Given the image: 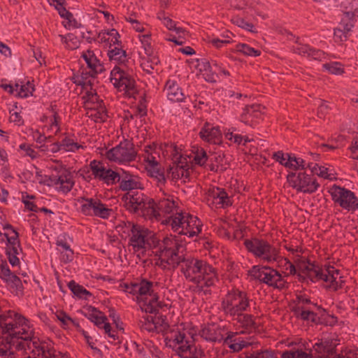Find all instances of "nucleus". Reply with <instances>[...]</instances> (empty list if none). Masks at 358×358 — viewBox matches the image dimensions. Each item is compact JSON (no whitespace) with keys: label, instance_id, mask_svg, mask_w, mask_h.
I'll return each instance as SVG.
<instances>
[{"label":"nucleus","instance_id":"obj_1","mask_svg":"<svg viewBox=\"0 0 358 358\" xmlns=\"http://www.w3.org/2000/svg\"><path fill=\"white\" fill-rule=\"evenodd\" d=\"M122 200L128 211L149 220L155 218L159 220L160 211L169 214L176 207L173 200L164 198L156 203L153 199H150L138 192L126 193L122 197Z\"/></svg>","mask_w":358,"mask_h":358},{"label":"nucleus","instance_id":"obj_2","mask_svg":"<svg viewBox=\"0 0 358 358\" xmlns=\"http://www.w3.org/2000/svg\"><path fill=\"white\" fill-rule=\"evenodd\" d=\"M181 272L186 279L192 282L204 281L206 287L214 286L218 280L215 269L206 261L190 258L187 259L181 266Z\"/></svg>","mask_w":358,"mask_h":358},{"label":"nucleus","instance_id":"obj_3","mask_svg":"<svg viewBox=\"0 0 358 358\" xmlns=\"http://www.w3.org/2000/svg\"><path fill=\"white\" fill-rule=\"evenodd\" d=\"M20 332L11 333L10 336L0 337V356L3 358H16L17 351H26L31 348V336H21Z\"/></svg>","mask_w":358,"mask_h":358},{"label":"nucleus","instance_id":"obj_4","mask_svg":"<svg viewBox=\"0 0 358 358\" xmlns=\"http://www.w3.org/2000/svg\"><path fill=\"white\" fill-rule=\"evenodd\" d=\"M132 286L137 288V294L140 296H137V302L140 304L141 310L146 313H156L154 302H157L159 295L153 289V282L143 278L138 285Z\"/></svg>","mask_w":358,"mask_h":358},{"label":"nucleus","instance_id":"obj_5","mask_svg":"<svg viewBox=\"0 0 358 358\" xmlns=\"http://www.w3.org/2000/svg\"><path fill=\"white\" fill-rule=\"evenodd\" d=\"M105 156L110 162L119 164L131 162L136 159L137 151L131 140L124 138L117 146L108 150Z\"/></svg>","mask_w":358,"mask_h":358},{"label":"nucleus","instance_id":"obj_6","mask_svg":"<svg viewBox=\"0 0 358 358\" xmlns=\"http://www.w3.org/2000/svg\"><path fill=\"white\" fill-rule=\"evenodd\" d=\"M244 245L247 250L256 257H262L268 262L276 261L278 250L266 241L258 238L246 239Z\"/></svg>","mask_w":358,"mask_h":358},{"label":"nucleus","instance_id":"obj_7","mask_svg":"<svg viewBox=\"0 0 358 358\" xmlns=\"http://www.w3.org/2000/svg\"><path fill=\"white\" fill-rule=\"evenodd\" d=\"M287 180L297 192L303 193L312 194L320 187L316 178L306 172H299L298 174L290 172L287 176Z\"/></svg>","mask_w":358,"mask_h":358},{"label":"nucleus","instance_id":"obj_8","mask_svg":"<svg viewBox=\"0 0 358 358\" xmlns=\"http://www.w3.org/2000/svg\"><path fill=\"white\" fill-rule=\"evenodd\" d=\"M110 80L113 82L115 88L124 90L130 96V92H136L135 90L136 81L128 73L115 66L110 72Z\"/></svg>","mask_w":358,"mask_h":358},{"label":"nucleus","instance_id":"obj_9","mask_svg":"<svg viewBox=\"0 0 358 358\" xmlns=\"http://www.w3.org/2000/svg\"><path fill=\"white\" fill-rule=\"evenodd\" d=\"M86 203L81 206V212L85 215H94L103 219H108L113 210L108 208L99 199L82 197Z\"/></svg>","mask_w":358,"mask_h":358},{"label":"nucleus","instance_id":"obj_10","mask_svg":"<svg viewBox=\"0 0 358 358\" xmlns=\"http://www.w3.org/2000/svg\"><path fill=\"white\" fill-rule=\"evenodd\" d=\"M128 227L131 236L129 239V244L132 245L134 250L138 252L142 249H146V243L148 242V234H150V231L143 227L134 224L128 223Z\"/></svg>","mask_w":358,"mask_h":358},{"label":"nucleus","instance_id":"obj_11","mask_svg":"<svg viewBox=\"0 0 358 358\" xmlns=\"http://www.w3.org/2000/svg\"><path fill=\"white\" fill-rule=\"evenodd\" d=\"M278 271L268 266L255 265L248 271V275L254 280H258L271 287L276 277L278 276Z\"/></svg>","mask_w":358,"mask_h":358},{"label":"nucleus","instance_id":"obj_12","mask_svg":"<svg viewBox=\"0 0 358 358\" xmlns=\"http://www.w3.org/2000/svg\"><path fill=\"white\" fill-rule=\"evenodd\" d=\"M13 236L8 238V241L6 247V255L8 257L9 263L13 266H18L20 264V259L17 257L19 254L18 250H22L20 234L17 231H15Z\"/></svg>","mask_w":358,"mask_h":358},{"label":"nucleus","instance_id":"obj_13","mask_svg":"<svg viewBox=\"0 0 358 358\" xmlns=\"http://www.w3.org/2000/svg\"><path fill=\"white\" fill-rule=\"evenodd\" d=\"M225 329L215 323H208L201 330L199 334L205 340L210 342L224 341Z\"/></svg>","mask_w":358,"mask_h":358},{"label":"nucleus","instance_id":"obj_14","mask_svg":"<svg viewBox=\"0 0 358 358\" xmlns=\"http://www.w3.org/2000/svg\"><path fill=\"white\" fill-rule=\"evenodd\" d=\"M176 352L180 358H203L205 357L204 351L201 348H198L194 341L187 340L182 345L178 346Z\"/></svg>","mask_w":358,"mask_h":358},{"label":"nucleus","instance_id":"obj_15","mask_svg":"<svg viewBox=\"0 0 358 358\" xmlns=\"http://www.w3.org/2000/svg\"><path fill=\"white\" fill-rule=\"evenodd\" d=\"M184 222L186 226H182V229L178 232V234H189V237H192L201 231L203 224L197 217L188 213L185 217Z\"/></svg>","mask_w":358,"mask_h":358},{"label":"nucleus","instance_id":"obj_16","mask_svg":"<svg viewBox=\"0 0 358 358\" xmlns=\"http://www.w3.org/2000/svg\"><path fill=\"white\" fill-rule=\"evenodd\" d=\"M200 138L208 143L220 144L222 142V133L219 127H210V124L206 122L199 132Z\"/></svg>","mask_w":358,"mask_h":358},{"label":"nucleus","instance_id":"obj_17","mask_svg":"<svg viewBox=\"0 0 358 358\" xmlns=\"http://www.w3.org/2000/svg\"><path fill=\"white\" fill-rule=\"evenodd\" d=\"M48 180L50 181L52 185L59 184L60 187L59 190L66 194L69 192L74 185L72 174L70 171L66 170L59 176H50Z\"/></svg>","mask_w":358,"mask_h":358},{"label":"nucleus","instance_id":"obj_18","mask_svg":"<svg viewBox=\"0 0 358 358\" xmlns=\"http://www.w3.org/2000/svg\"><path fill=\"white\" fill-rule=\"evenodd\" d=\"M329 192L334 202L338 203L339 206H341L342 202L346 199H348V200L355 199V194L353 192L337 185H334Z\"/></svg>","mask_w":358,"mask_h":358},{"label":"nucleus","instance_id":"obj_19","mask_svg":"<svg viewBox=\"0 0 358 358\" xmlns=\"http://www.w3.org/2000/svg\"><path fill=\"white\" fill-rule=\"evenodd\" d=\"M261 105L252 104L248 105L243 108V111L241 115L240 120L245 124H250L253 122V118H259L261 116L260 113Z\"/></svg>","mask_w":358,"mask_h":358},{"label":"nucleus","instance_id":"obj_20","mask_svg":"<svg viewBox=\"0 0 358 358\" xmlns=\"http://www.w3.org/2000/svg\"><path fill=\"white\" fill-rule=\"evenodd\" d=\"M229 297L234 299V302L238 301V303L234 304L235 311L236 315H238L240 312L246 310L249 306V300L247 297V294L245 292L239 290L234 291L232 293H229Z\"/></svg>","mask_w":358,"mask_h":358},{"label":"nucleus","instance_id":"obj_21","mask_svg":"<svg viewBox=\"0 0 358 358\" xmlns=\"http://www.w3.org/2000/svg\"><path fill=\"white\" fill-rule=\"evenodd\" d=\"M354 27L351 22H345L341 20L339 23V27L334 29V38L336 41L343 42L348 39V34Z\"/></svg>","mask_w":358,"mask_h":358},{"label":"nucleus","instance_id":"obj_22","mask_svg":"<svg viewBox=\"0 0 358 358\" xmlns=\"http://www.w3.org/2000/svg\"><path fill=\"white\" fill-rule=\"evenodd\" d=\"M210 196L213 197V202L219 205L220 208H224L232 205L227 193L223 189L217 188L210 193Z\"/></svg>","mask_w":358,"mask_h":358},{"label":"nucleus","instance_id":"obj_23","mask_svg":"<svg viewBox=\"0 0 358 358\" xmlns=\"http://www.w3.org/2000/svg\"><path fill=\"white\" fill-rule=\"evenodd\" d=\"M166 88L167 89V97L170 101L180 102L185 99L182 90L174 82L168 80L166 83Z\"/></svg>","mask_w":358,"mask_h":358},{"label":"nucleus","instance_id":"obj_24","mask_svg":"<svg viewBox=\"0 0 358 358\" xmlns=\"http://www.w3.org/2000/svg\"><path fill=\"white\" fill-rule=\"evenodd\" d=\"M306 275L313 282L318 280L327 282V277L324 275L323 268L315 262H313L312 265H310L308 272L306 273Z\"/></svg>","mask_w":358,"mask_h":358},{"label":"nucleus","instance_id":"obj_25","mask_svg":"<svg viewBox=\"0 0 358 358\" xmlns=\"http://www.w3.org/2000/svg\"><path fill=\"white\" fill-rule=\"evenodd\" d=\"M238 358H278L274 351L271 350L248 351L242 352Z\"/></svg>","mask_w":358,"mask_h":358},{"label":"nucleus","instance_id":"obj_26","mask_svg":"<svg viewBox=\"0 0 358 358\" xmlns=\"http://www.w3.org/2000/svg\"><path fill=\"white\" fill-rule=\"evenodd\" d=\"M68 287L75 296L80 299H87L92 294L84 288L82 285L77 284L74 280H71L68 283Z\"/></svg>","mask_w":358,"mask_h":358},{"label":"nucleus","instance_id":"obj_27","mask_svg":"<svg viewBox=\"0 0 358 358\" xmlns=\"http://www.w3.org/2000/svg\"><path fill=\"white\" fill-rule=\"evenodd\" d=\"M177 215L178 216H169L168 218L163 220L162 223L164 224H170L172 229L175 231H177L180 227L182 228V226L185 224V216L183 215V213H178Z\"/></svg>","mask_w":358,"mask_h":358},{"label":"nucleus","instance_id":"obj_28","mask_svg":"<svg viewBox=\"0 0 358 358\" xmlns=\"http://www.w3.org/2000/svg\"><path fill=\"white\" fill-rule=\"evenodd\" d=\"M155 321H156V320H155L153 316L144 315L139 320L138 326L142 331L145 330L148 332H154L157 331Z\"/></svg>","mask_w":358,"mask_h":358},{"label":"nucleus","instance_id":"obj_29","mask_svg":"<svg viewBox=\"0 0 358 358\" xmlns=\"http://www.w3.org/2000/svg\"><path fill=\"white\" fill-rule=\"evenodd\" d=\"M120 189L122 191H130L135 189H143V187L141 182L133 178L127 179V176H124L120 183Z\"/></svg>","mask_w":358,"mask_h":358},{"label":"nucleus","instance_id":"obj_30","mask_svg":"<svg viewBox=\"0 0 358 358\" xmlns=\"http://www.w3.org/2000/svg\"><path fill=\"white\" fill-rule=\"evenodd\" d=\"M90 168L94 178H98L100 180H102V179L104 178L103 176L106 175L108 170L102 166V163L101 162H98L96 160H93L90 162Z\"/></svg>","mask_w":358,"mask_h":358},{"label":"nucleus","instance_id":"obj_31","mask_svg":"<svg viewBox=\"0 0 358 358\" xmlns=\"http://www.w3.org/2000/svg\"><path fill=\"white\" fill-rule=\"evenodd\" d=\"M108 56L110 61L115 60L119 64H122L125 61L124 59L127 57V53L126 51L122 50L121 46H120L108 50Z\"/></svg>","mask_w":358,"mask_h":358},{"label":"nucleus","instance_id":"obj_32","mask_svg":"<svg viewBox=\"0 0 358 358\" xmlns=\"http://www.w3.org/2000/svg\"><path fill=\"white\" fill-rule=\"evenodd\" d=\"M182 245L179 243L176 236H174V238H164L162 243L160 245L162 249L169 250H173L175 248L180 249Z\"/></svg>","mask_w":358,"mask_h":358},{"label":"nucleus","instance_id":"obj_33","mask_svg":"<svg viewBox=\"0 0 358 358\" xmlns=\"http://www.w3.org/2000/svg\"><path fill=\"white\" fill-rule=\"evenodd\" d=\"M145 169L150 177L156 178L158 182H160L163 185L166 183L164 173L158 166L146 167Z\"/></svg>","mask_w":358,"mask_h":358},{"label":"nucleus","instance_id":"obj_34","mask_svg":"<svg viewBox=\"0 0 358 358\" xmlns=\"http://www.w3.org/2000/svg\"><path fill=\"white\" fill-rule=\"evenodd\" d=\"M320 314V323L325 326H334L338 322V318L334 315L328 313L326 309H322V313Z\"/></svg>","mask_w":358,"mask_h":358},{"label":"nucleus","instance_id":"obj_35","mask_svg":"<svg viewBox=\"0 0 358 358\" xmlns=\"http://www.w3.org/2000/svg\"><path fill=\"white\" fill-rule=\"evenodd\" d=\"M20 86L18 83L15 84V87L17 88ZM34 90V86L31 85L30 82L28 80L26 84L24 81H20V91L18 92V96L22 98H24L28 96L29 93L32 94L33 91Z\"/></svg>","mask_w":358,"mask_h":358},{"label":"nucleus","instance_id":"obj_36","mask_svg":"<svg viewBox=\"0 0 358 358\" xmlns=\"http://www.w3.org/2000/svg\"><path fill=\"white\" fill-rule=\"evenodd\" d=\"M236 50L248 56L257 57L261 55V51L250 47L245 43H238L236 45Z\"/></svg>","mask_w":358,"mask_h":358},{"label":"nucleus","instance_id":"obj_37","mask_svg":"<svg viewBox=\"0 0 358 358\" xmlns=\"http://www.w3.org/2000/svg\"><path fill=\"white\" fill-rule=\"evenodd\" d=\"M85 61L87 67L91 70L96 66V64L99 63V60L95 56L94 51L88 50L87 52H83L81 56Z\"/></svg>","mask_w":358,"mask_h":358},{"label":"nucleus","instance_id":"obj_38","mask_svg":"<svg viewBox=\"0 0 358 358\" xmlns=\"http://www.w3.org/2000/svg\"><path fill=\"white\" fill-rule=\"evenodd\" d=\"M231 22L239 27L245 29L252 33H257V31L254 28L253 24L246 22L243 18L238 16L234 17L231 19Z\"/></svg>","mask_w":358,"mask_h":358},{"label":"nucleus","instance_id":"obj_39","mask_svg":"<svg viewBox=\"0 0 358 358\" xmlns=\"http://www.w3.org/2000/svg\"><path fill=\"white\" fill-rule=\"evenodd\" d=\"M103 177H104V178H103L102 180L104 181V182L106 183L107 185H109V184L114 185L117 182L120 183V182H121L120 174L117 172L114 171L110 169H108L107 170V172H106V175H104Z\"/></svg>","mask_w":358,"mask_h":358},{"label":"nucleus","instance_id":"obj_40","mask_svg":"<svg viewBox=\"0 0 358 358\" xmlns=\"http://www.w3.org/2000/svg\"><path fill=\"white\" fill-rule=\"evenodd\" d=\"M323 68L334 75H342L344 73L343 65L339 62H331L323 64Z\"/></svg>","mask_w":358,"mask_h":358},{"label":"nucleus","instance_id":"obj_41","mask_svg":"<svg viewBox=\"0 0 358 358\" xmlns=\"http://www.w3.org/2000/svg\"><path fill=\"white\" fill-rule=\"evenodd\" d=\"M61 145L63 148L68 152H75L80 148H83V145H79L78 143L75 142L73 139L65 137L61 141Z\"/></svg>","mask_w":358,"mask_h":358},{"label":"nucleus","instance_id":"obj_42","mask_svg":"<svg viewBox=\"0 0 358 358\" xmlns=\"http://www.w3.org/2000/svg\"><path fill=\"white\" fill-rule=\"evenodd\" d=\"M179 249L175 248L174 252H171V258L169 259V266H171L173 269L176 268L180 263L185 264V262L187 261L183 257L178 255Z\"/></svg>","mask_w":358,"mask_h":358},{"label":"nucleus","instance_id":"obj_43","mask_svg":"<svg viewBox=\"0 0 358 358\" xmlns=\"http://www.w3.org/2000/svg\"><path fill=\"white\" fill-rule=\"evenodd\" d=\"M237 315L238 316V322H241L243 327L246 328H257V324L254 321L252 315L238 313Z\"/></svg>","mask_w":358,"mask_h":358},{"label":"nucleus","instance_id":"obj_44","mask_svg":"<svg viewBox=\"0 0 358 358\" xmlns=\"http://www.w3.org/2000/svg\"><path fill=\"white\" fill-rule=\"evenodd\" d=\"M234 299L232 297H229V294H228L226 299L223 300L222 302V308L223 310L226 313H229L231 315H236V312L234 308Z\"/></svg>","mask_w":358,"mask_h":358},{"label":"nucleus","instance_id":"obj_45","mask_svg":"<svg viewBox=\"0 0 358 358\" xmlns=\"http://www.w3.org/2000/svg\"><path fill=\"white\" fill-rule=\"evenodd\" d=\"M84 315L99 328H101V325L108 320L103 313H84Z\"/></svg>","mask_w":358,"mask_h":358},{"label":"nucleus","instance_id":"obj_46","mask_svg":"<svg viewBox=\"0 0 358 358\" xmlns=\"http://www.w3.org/2000/svg\"><path fill=\"white\" fill-rule=\"evenodd\" d=\"M295 263L301 273L303 274H306L308 272L309 268L310 265H312V262L308 259H304L302 257L298 256L296 260H295Z\"/></svg>","mask_w":358,"mask_h":358},{"label":"nucleus","instance_id":"obj_47","mask_svg":"<svg viewBox=\"0 0 358 358\" xmlns=\"http://www.w3.org/2000/svg\"><path fill=\"white\" fill-rule=\"evenodd\" d=\"M324 345V349L326 350V356H328L330 358V356L335 355L336 357L338 355L336 354V346L338 343H336L333 339H326L322 341Z\"/></svg>","mask_w":358,"mask_h":358},{"label":"nucleus","instance_id":"obj_48","mask_svg":"<svg viewBox=\"0 0 358 358\" xmlns=\"http://www.w3.org/2000/svg\"><path fill=\"white\" fill-rule=\"evenodd\" d=\"M340 206L348 211L355 212L358 209V198L355 196V199H346Z\"/></svg>","mask_w":358,"mask_h":358},{"label":"nucleus","instance_id":"obj_49","mask_svg":"<svg viewBox=\"0 0 358 358\" xmlns=\"http://www.w3.org/2000/svg\"><path fill=\"white\" fill-rule=\"evenodd\" d=\"M227 336L224 340V343H229L233 341L236 343L245 344V347L250 345V343L242 340L241 338H236V336L238 335L237 332L234 333L231 331H227Z\"/></svg>","mask_w":358,"mask_h":358},{"label":"nucleus","instance_id":"obj_50","mask_svg":"<svg viewBox=\"0 0 358 358\" xmlns=\"http://www.w3.org/2000/svg\"><path fill=\"white\" fill-rule=\"evenodd\" d=\"M324 268L326 271L324 275L327 277V282L329 281L330 283L335 282V280H336V275H338L340 273V271L330 265H325Z\"/></svg>","mask_w":358,"mask_h":358},{"label":"nucleus","instance_id":"obj_51","mask_svg":"<svg viewBox=\"0 0 358 358\" xmlns=\"http://www.w3.org/2000/svg\"><path fill=\"white\" fill-rule=\"evenodd\" d=\"M208 159V157L203 149L198 150L194 157L195 163L201 166H204Z\"/></svg>","mask_w":358,"mask_h":358},{"label":"nucleus","instance_id":"obj_52","mask_svg":"<svg viewBox=\"0 0 358 358\" xmlns=\"http://www.w3.org/2000/svg\"><path fill=\"white\" fill-rule=\"evenodd\" d=\"M205 80L208 82L215 83L216 82L218 75L216 72L213 71V66L210 64V67L206 69L204 72L202 73Z\"/></svg>","mask_w":358,"mask_h":358},{"label":"nucleus","instance_id":"obj_53","mask_svg":"<svg viewBox=\"0 0 358 358\" xmlns=\"http://www.w3.org/2000/svg\"><path fill=\"white\" fill-rule=\"evenodd\" d=\"M271 287L275 289L282 290L288 288V285L287 282L285 280H284L281 274L278 273V276L275 278Z\"/></svg>","mask_w":358,"mask_h":358},{"label":"nucleus","instance_id":"obj_54","mask_svg":"<svg viewBox=\"0 0 358 358\" xmlns=\"http://www.w3.org/2000/svg\"><path fill=\"white\" fill-rule=\"evenodd\" d=\"M18 326L15 323V320L12 322H6L1 328V334L3 335L7 334V336H10L11 333L16 332L15 329L17 328Z\"/></svg>","mask_w":358,"mask_h":358},{"label":"nucleus","instance_id":"obj_55","mask_svg":"<svg viewBox=\"0 0 358 358\" xmlns=\"http://www.w3.org/2000/svg\"><path fill=\"white\" fill-rule=\"evenodd\" d=\"M296 43V45L293 46L294 52L303 56L306 55L308 56V52L310 50L309 46L307 45L298 43L297 41Z\"/></svg>","mask_w":358,"mask_h":358},{"label":"nucleus","instance_id":"obj_56","mask_svg":"<svg viewBox=\"0 0 358 358\" xmlns=\"http://www.w3.org/2000/svg\"><path fill=\"white\" fill-rule=\"evenodd\" d=\"M103 33L112 36L111 42L113 43V44L117 45L118 46H122V42L119 40V38H120V35L115 29H112L108 31L105 30L104 31H103Z\"/></svg>","mask_w":358,"mask_h":358},{"label":"nucleus","instance_id":"obj_57","mask_svg":"<svg viewBox=\"0 0 358 358\" xmlns=\"http://www.w3.org/2000/svg\"><path fill=\"white\" fill-rule=\"evenodd\" d=\"M91 116L96 122L99 120L101 122H105L108 117L107 110L105 107H101L99 110L96 111L94 114H92Z\"/></svg>","mask_w":358,"mask_h":358},{"label":"nucleus","instance_id":"obj_58","mask_svg":"<svg viewBox=\"0 0 358 358\" xmlns=\"http://www.w3.org/2000/svg\"><path fill=\"white\" fill-rule=\"evenodd\" d=\"M148 242L146 243L147 248H157L160 247V240L156 236L155 234L150 231V234H148Z\"/></svg>","mask_w":358,"mask_h":358},{"label":"nucleus","instance_id":"obj_59","mask_svg":"<svg viewBox=\"0 0 358 358\" xmlns=\"http://www.w3.org/2000/svg\"><path fill=\"white\" fill-rule=\"evenodd\" d=\"M224 159V155L221 156V155H213L210 158V162L215 163L216 165H219L220 172H223L227 169V166H224L222 163Z\"/></svg>","mask_w":358,"mask_h":358},{"label":"nucleus","instance_id":"obj_60","mask_svg":"<svg viewBox=\"0 0 358 358\" xmlns=\"http://www.w3.org/2000/svg\"><path fill=\"white\" fill-rule=\"evenodd\" d=\"M150 36L148 34L140 36L141 41L144 46L145 52L148 55H150L152 52V49L150 43L149 42Z\"/></svg>","mask_w":358,"mask_h":358},{"label":"nucleus","instance_id":"obj_61","mask_svg":"<svg viewBox=\"0 0 358 358\" xmlns=\"http://www.w3.org/2000/svg\"><path fill=\"white\" fill-rule=\"evenodd\" d=\"M89 77L95 78L93 75L92 70L89 72H82L80 75V80H76L74 83L76 85L81 86L82 88H85V81L87 80Z\"/></svg>","mask_w":358,"mask_h":358},{"label":"nucleus","instance_id":"obj_62","mask_svg":"<svg viewBox=\"0 0 358 358\" xmlns=\"http://www.w3.org/2000/svg\"><path fill=\"white\" fill-rule=\"evenodd\" d=\"M55 8L62 18L67 20L69 22H71V19H73V14L67 10L64 6H55Z\"/></svg>","mask_w":358,"mask_h":358},{"label":"nucleus","instance_id":"obj_63","mask_svg":"<svg viewBox=\"0 0 358 358\" xmlns=\"http://www.w3.org/2000/svg\"><path fill=\"white\" fill-rule=\"evenodd\" d=\"M56 316L57 319L62 322L64 327L68 324V321L73 322V320L63 310L57 312Z\"/></svg>","mask_w":358,"mask_h":358},{"label":"nucleus","instance_id":"obj_64","mask_svg":"<svg viewBox=\"0 0 358 358\" xmlns=\"http://www.w3.org/2000/svg\"><path fill=\"white\" fill-rule=\"evenodd\" d=\"M43 358H60L64 357L65 355H63L60 352H57L54 348L46 351L45 353H41Z\"/></svg>","mask_w":358,"mask_h":358}]
</instances>
